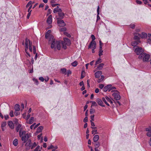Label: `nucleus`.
Here are the masks:
<instances>
[{
  "label": "nucleus",
  "mask_w": 151,
  "mask_h": 151,
  "mask_svg": "<svg viewBox=\"0 0 151 151\" xmlns=\"http://www.w3.org/2000/svg\"><path fill=\"white\" fill-rule=\"evenodd\" d=\"M32 2L31 1H29L28 3V4H27V5H26V8H27L29 6H31V5H32Z\"/></svg>",
  "instance_id": "72a5a7b5"
},
{
  "label": "nucleus",
  "mask_w": 151,
  "mask_h": 151,
  "mask_svg": "<svg viewBox=\"0 0 151 151\" xmlns=\"http://www.w3.org/2000/svg\"><path fill=\"white\" fill-rule=\"evenodd\" d=\"M50 35L46 33L45 35V37L46 39L50 37Z\"/></svg>",
  "instance_id": "13d9d810"
},
{
  "label": "nucleus",
  "mask_w": 151,
  "mask_h": 151,
  "mask_svg": "<svg viewBox=\"0 0 151 151\" xmlns=\"http://www.w3.org/2000/svg\"><path fill=\"white\" fill-rule=\"evenodd\" d=\"M42 134H40L38 135L37 136V138L39 139H40V138L41 137V139H42Z\"/></svg>",
  "instance_id": "09e8293b"
},
{
  "label": "nucleus",
  "mask_w": 151,
  "mask_h": 151,
  "mask_svg": "<svg viewBox=\"0 0 151 151\" xmlns=\"http://www.w3.org/2000/svg\"><path fill=\"white\" fill-rule=\"evenodd\" d=\"M102 101L105 103V104L108 106H109V104L107 103L105 98L103 97L102 98Z\"/></svg>",
  "instance_id": "7c9ffc66"
},
{
  "label": "nucleus",
  "mask_w": 151,
  "mask_h": 151,
  "mask_svg": "<svg viewBox=\"0 0 151 151\" xmlns=\"http://www.w3.org/2000/svg\"><path fill=\"white\" fill-rule=\"evenodd\" d=\"M63 40L64 42H62V45L63 46V47L64 49H66L67 48L66 45H67L69 46L71 44V42L70 40L67 38H64Z\"/></svg>",
  "instance_id": "39448f33"
},
{
  "label": "nucleus",
  "mask_w": 151,
  "mask_h": 151,
  "mask_svg": "<svg viewBox=\"0 0 151 151\" xmlns=\"http://www.w3.org/2000/svg\"><path fill=\"white\" fill-rule=\"evenodd\" d=\"M105 98L107 100V101L109 102V103H110L111 104H112L113 101L110 99L109 97H108L107 96H106L105 97Z\"/></svg>",
  "instance_id": "bb28decb"
},
{
  "label": "nucleus",
  "mask_w": 151,
  "mask_h": 151,
  "mask_svg": "<svg viewBox=\"0 0 151 151\" xmlns=\"http://www.w3.org/2000/svg\"><path fill=\"white\" fill-rule=\"evenodd\" d=\"M61 71L63 73H65L66 71V69L65 68H63L61 69Z\"/></svg>",
  "instance_id": "c9c22d12"
},
{
  "label": "nucleus",
  "mask_w": 151,
  "mask_h": 151,
  "mask_svg": "<svg viewBox=\"0 0 151 151\" xmlns=\"http://www.w3.org/2000/svg\"><path fill=\"white\" fill-rule=\"evenodd\" d=\"M94 115H92L90 117H91V121H94Z\"/></svg>",
  "instance_id": "864d4df0"
},
{
  "label": "nucleus",
  "mask_w": 151,
  "mask_h": 151,
  "mask_svg": "<svg viewBox=\"0 0 151 151\" xmlns=\"http://www.w3.org/2000/svg\"><path fill=\"white\" fill-rule=\"evenodd\" d=\"M148 42H149V40L151 41V34H148Z\"/></svg>",
  "instance_id": "ea45409f"
},
{
  "label": "nucleus",
  "mask_w": 151,
  "mask_h": 151,
  "mask_svg": "<svg viewBox=\"0 0 151 151\" xmlns=\"http://www.w3.org/2000/svg\"><path fill=\"white\" fill-rule=\"evenodd\" d=\"M94 144L95 148H98L100 145V143L99 142H95Z\"/></svg>",
  "instance_id": "a878e982"
},
{
  "label": "nucleus",
  "mask_w": 151,
  "mask_h": 151,
  "mask_svg": "<svg viewBox=\"0 0 151 151\" xmlns=\"http://www.w3.org/2000/svg\"><path fill=\"white\" fill-rule=\"evenodd\" d=\"M91 102H92V104L91 106V107L93 106H96L97 105V104H96V102L95 101H91Z\"/></svg>",
  "instance_id": "a19ab883"
},
{
  "label": "nucleus",
  "mask_w": 151,
  "mask_h": 151,
  "mask_svg": "<svg viewBox=\"0 0 151 151\" xmlns=\"http://www.w3.org/2000/svg\"><path fill=\"white\" fill-rule=\"evenodd\" d=\"M103 52V50H99V56L100 57L101 55H103L102 52Z\"/></svg>",
  "instance_id": "c03bdc74"
},
{
  "label": "nucleus",
  "mask_w": 151,
  "mask_h": 151,
  "mask_svg": "<svg viewBox=\"0 0 151 151\" xmlns=\"http://www.w3.org/2000/svg\"><path fill=\"white\" fill-rule=\"evenodd\" d=\"M54 148V146L53 145H51L50 147H48V149L49 150L50 149H52Z\"/></svg>",
  "instance_id": "774afa93"
},
{
  "label": "nucleus",
  "mask_w": 151,
  "mask_h": 151,
  "mask_svg": "<svg viewBox=\"0 0 151 151\" xmlns=\"http://www.w3.org/2000/svg\"><path fill=\"white\" fill-rule=\"evenodd\" d=\"M102 72L101 71H99L96 72L95 73V77L97 78H99L102 74Z\"/></svg>",
  "instance_id": "dca6fc26"
},
{
  "label": "nucleus",
  "mask_w": 151,
  "mask_h": 151,
  "mask_svg": "<svg viewBox=\"0 0 151 151\" xmlns=\"http://www.w3.org/2000/svg\"><path fill=\"white\" fill-rule=\"evenodd\" d=\"M6 125V122H3L1 125V128H3Z\"/></svg>",
  "instance_id": "473e14b6"
},
{
  "label": "nucleus",
  "mask_w": 151,
  "mask_h": 151,
  "mask_svg": "<svg viewBox=\"0 0 151 151\" xmlns=\"http://www.w3.org/2000/svg\"><path fill=\"white\" fill-rule=\"evenodd\" d=\"M146 131H147V136L151 137V127L146 128Z\"/></svg>",
  "instance_id": "4468645a"
},
{
  "label": "nucleus",
  "mask_w": 151,
  "mask_h": 151,
  "mask_svg": "<svg viewBox=\"0 0 151 151\" xmlns=\"http://www.w3.org/2000/svg\"><path fill=\"white\" fill-rule=\"evenodd\" d=\"M150 56L149 54L145 52L139 55L138 58L139 59H142L144 62H149L150 61Z\"/></svg>",
  "instance_id": "f03ea898"
},
{
  "label": "nucleus",
  "mask_w": 151,
  "mask_h": 151,
  "mask_svg": "<svg viewBox=\"0 0 151 151\" xmlns=\"http://www.w3.org/2000/svg\"><path fill=\"white\" fill-rule=\"evenodd\" d=\"M33 50L34 54H36L37 53L36 52V47L35 46H33Z\"/></svg>",
  "instance_id": "37998d69"
},
{
  "label": "nucleus",
  "mask_w": 151,
  "mask_h": 151,
  "mask_svg": "<svg viewBox=\"0 0 151 151\" xmlns=\"http://www.w3.org/2000/svg\"><path fill=\"white\" fill-rule=\"evenodd\" d=\"M29 47H32V42L30 40H29Z\"/></svg>",
  "instance_id": "052dcab7"
},
{
  "label": "nucleus",
  "mask_w": 151,
  "mask_h": 151,
  "mask_svg": "<svg viewBox=\"0 0 151 151\" xmlns=\"http://www.w3.org/2000/svg\"><path fill=\"white\" fill-rule=\"evenodd\" d=\"M138 33H135L134 34V39L135 41L132 42L131 43L132 45L133 46H135L140 42V37L138 36Z\"/></svg>",
  "instance_id": "7ed1b4c3"
},
{
  "label": "nucleus",
  "mask_w": 151,
  "mask_h": 151,
  "mask_svg": "<svg viewBox=\"0 0 151 151\" xmlns=\"http://www.w3.org/2000/svg\"><path fill=\"white\" fill-rule=\"evenodd\" d=\"M116 92L112 94V95L114 97V99H115L116 100H119L120 98L121 97L120 95H119V92L117 91H116Z\"/></svg>",
  "instance_id": "6e6552de"
},
{
  "label": "nucleus",
  "mask_w": 151,
  "mask_h": 151,
  "mask_svg": "<svg viewBox=\"0 0 151 151\" xmlns=\"http://www.w3.org/2000/svg\"><path fill=\"white\" fill-rule=\"evenodd\" d=\"M14 109L15 111H19L20 110L19 105L18 104H16L15 106Z\"/></svg>",
  "instance_id": "b1692460"
},
{
  "label": "nucleus",
  "mask_w": 151,
  "mask_h": 151,
  "mask_svg": "<svg viewBox=\"0 0 151 151\" xmlns=\"http://www.w3.org/2000/svg\"><path fill=\"white\" fill-rule=\"evenodd\" d=\"M47 22L49 24H50L52 23V16L51 15H50L48 17L47 20Z\"/></svg>",
  "instance_id": "a211bd4d"
},
{
  "label": "nucleus",
  "mask_w": 151,
  "mask_h": 151,
  "mask_svg": "<svg viewBox=\"0 0 151 151\" xmlns=\"http://www.w3.org/2000/svg\"><path fill=\"white\" fill-rule=\"evenodd\" d=\"M4 118L6 120H7L9 118V116L8 115H4Z\"/></svg>",
  "instance_id": "680f3d73"
},
{
  "label": "nucleus",
  "mask_w": 151,
  "mask_h": 151,
  "mask_svg": "<svg viewBox=\"0 0 151 151\" xmlns=\"http://www.w3.org/2000/svg\"><path fill=\"white\" fill-rule=\"evenodd\" d=\"M83 121L84 122L86 123L88 122V117L86 116L83 119Z\"/></svg>",
  "instance_id": "8fccbe9b"
},
{
  "label": "nucleus",
  "mask_w": 151,
  "mask_h": 151,
  "mask_svg": "<svg viewBox=\"0 0 151 151\" xmlns=\"http://www.w3.org/2000/svg\"><path fill=\"white\" fill-rule=\"evenodd\" d=\"M17 111H16L14 113L15 115L16 116H17L20 114L19 112H17Z\"/></svg>",
  "instance_id": "6e6d98bb"
},
{
  "label": "nucleus",
  "mask_w": 151,
  "mask_h": 151,
  "mask_svg": "<svg viewBox=\"0 0 151 151\" xmlns=\"http://www.w3.org/2000/svg\"><path fill=\"white\" fill-rule=\"evenodd\" d=\"M43 127L42 126H40L38 127L37 129L36 132V133L37 134L39 133L40 132H41L42 130L43 129Z\"/></svg>",
  "instance_id": "412c9836"
},
{
  "label": "nucleus",
  "mask_w": 151,
  "mask_h": 151,
  "mask_svg": "<svg viewBox=\"0 0 151 151\" xmlns=\"http://www.w3.org/2000/svg\"><path fill=\"white\" fill-rule=\"evenodd\" d=\"M22 140L24 141V143H26L29 137L28 133L26 134V132L25 131H23L21 134Z\"/></svg>",
  "instance_id": "20e7f679"
},
{
  "label": "nucleus",
  "mask_w": 151,
  "mask_h": 151,
  "mask_svg": "<svg viewBox=\"0 0 151 151\" xmlns=\"http://www.w3.org/2000/svg\"><path fill=\"white\" fill-rule=\"evenodd\" d=\"M95 110L94 109H91L90 110V113L91 114H92L94 113Z\"/></svg>",
  "instance_id": "3c124183"
},
{
  "label": "nucleus",
  "mask_w": 151,
  "mask_h": 151,
  "mask_svg": "<svg viewBox=\"0 0 151 151\" xmlns=\"http://www.w3.org/2000/svg\"><path fill=\"white\" fill-rule=\"evenodd\" d=\"M130 27L132 29H134L135 27V25L134 24H131L130 25Z\"/></svg>",
  "instance_id": "e2e57ef3"
},
{
  "label": "nucleus",
  "mask_w": 151,
  "mask_h": 151,
  "mask_svg": "<svg viewBox=\"0 0 151 151\" xmlns=\"http://www.w3.org/2000/svg\"><path fill=\"white\" fill-rule=\"evenodd\" d=\"M134 52L137 55H139L144 53L143 50L141 47H137L135 49Z\"/></svg>",
  "instance_id": "0eeeda50"
},
{
  "label": "nucleus",
  "mask_w": 151,
  "mask_h": 151,
  "mask_svg": "<svg viewBox=\"0 0 151 151\" xmlns=\"http://www.w3.org/2000/svg\"><path fill=\"white\" fill-rule=\"evenodd\" d=\"M71 72L70 70H68L67 72V76H68L70 74H71Z\"/></svg>",
  "instance_id": "0e129e2a"
},
{
  "label": "nucleus",
  "mask_w": 151,
  "mask_h": 151,
  "mask_svg": "<svg viewBox=\"0 0 151 151\" xmlns=\"http://www.w3.org/2000/svg\"><path fill=\"white\" fill-rule=\"evenodd\" d=\"M53 37L51 36L49 40V43L52 40L51 47L52 48H53L55 46H57L58 49L59 50L61 49V45L62 44V41H58L55 39H53Z\"/></svg>",
  "instance_id": "f257e3e1"
},
{
  "label": "nucleus",
  "mask_w": 151,
  "mask_h": 151,
  "mask_svg": "<svg viewBox=\"0 0 151 151\" xmlns=\"http://www.w3.org/2000/svg\"><path fill=\"white\" fill-rule=\"evenodd\" d=\"M32 5H31V6H29V8L28 10V12H31L32 10H31V9L32 8Z\"/></svg>",
  "instance_id": "4d7b16f0"
},
{
  "label": "nucleus",
  "mask_w": 151,
  "mask_h": 151,
  "mask_svg": "<svg viewBox=\"0 0 151 151\" xmlns=\"http://www.w3.org/2000/svg\"><path fill=\"white\" fill-rule=\"evenodd\" d=\"M8 124L9 127L11 129H13L14 128V125L12 121H9L8 122Z\"/></svg>",
  "instance_id": "f3484780"
},
{
  "label": "nucleus",
  "mask_w": 151,
  "mask_h": 151,
  "mask_svg": "<svg viewBox=\"0 0 151 151\" xmlns=\"http://www.w3.org/2000/svg\"><path fill=\"white\" fill-rule=\"evenodd\" d=\"M138 35L141 38H145L147 37V34L144 32H142L141 34L138 33Z\"/></svg>",
  "instance_id": "ddd939ff"
},
{
  "label": "nucleus",
  "mask_w": 151,
  "mask_h": 151,
  "mask_svg": "<svg viewBox=\"0 0 151 151\" xmlns=\"http://www.w3.org/2000/svg\"><path fill=\"white\" fill-rule=\"evenodd\" d=\"M104 86V84H100L99 85V87L102 89Z\"/></svg>",
  "instance_id": "de8ad7c7"
},
{
  "label": "nucleus",
  "mask_w": 151,
  "mask_h": 151,
  "mask_svg": "<svg viewBox=\"0 0 151 151\" xmlns=\"http://www.w3.org/2000/svg\"><path fill=\"white\" fill-rule=\"evenodd\" d=\"M66 29L65 27H63L60 29V31L61 32H64L66 30Z\"/></svg>",
  "instance_id": "79ce46f5"
},
{
  "label": "nucleus",
  "mask_w": 151,
  "mask_h": 151,
  "mask_svg": "<svg viewBox=\"0 0 151 151\" xmlns=\"http://www.w3.org/2000/svg\"><path fill=\"white\" fill-rule=\"evenodd\" d=\"M40 147L38 145L37 146L36 148L34 150V151H40Z\"/></svg>",
  "instance_id": "e433bc0d"
},
{
  "label": "nucleus",
  "mask_w": 151,
  "mask_h": 151,
  "mask_svg": "<svg viewBox=\"0 0 151 151\" xmlns=\"http://www.w3.org/2000/svg\"><path fill=\"white\" fill-rule=\"evenodd\" d=\"M91 38L92 39V41H95L94 40L95 39V36L93 35H91Z\"/></svg>",
  "instance_id": "49530a36"
},
{
  "label": "nucleus",
  "mask_w": 151,
  "mask_h": 151,
  "mask_svg": "<svg viewBox=\"0 0 151 151\" xmlns=\"http://www.w3.org/2000/svg\"><path fill=\"white\" fill-rule=\"evenodd\" d=\"M96 101L97 102L99 105L102 107H105V106L103 104V102L101 99L99 98H98L96 100Z\"/></svg>",
  "instance_id": "2eb2a0df"
},
{
  "label": "nucleus",
  "mask_w": 151,
  "mask_h": 151,
  "mask_svg": "<svg viewBox=\"0 0 151 151\" xmlns=\"http://www.w3.org/2000/svg\"><path fill=\"white\" fill-rule=\"evenodd\" d=\"M136 2L138 4H141L142 3V2L139 0H136Z\"/></svg>",
  "instance_id": "603ef678"
},
{
  "label": "nucleus",
  "mask_w": 151,
  "mask_h": 151,
  "mask_svg": "<svg viewBox=\"0 0 151 151\" xmlns=\"http://www.w3.org/2000/svg\"><path fill=\"white\" fill-rule=\"evenodd\" d=\"M61 9L59 8V7L58 6H57L56 8H55L53 10V13H56L57 12H59L60 11H61Z\"/></svg>",
  "instance_id": "aec40b11"
},
{
  "label": "nucleus",
  "mask_w": 151,
  "mask_h": 151,
  "mask_svg": "<svg viewBox=\"0 0 151 151\" xmlns=\"http://www.w3.org/2000/svg\"><path fill=\"white\" fill-rule=\"evenodd\" d=\"M85 73L84 71L82 72L81 75V79L85 77Z\"/></svg>",
  "instance_id": "58836bf2"
},
{
  "label": "nucleus",
  "mask_w": 151,
  "mask_h": 151,
  "mask_svg": "<svg viewBox=\"0 0 151 151\" xmlns=\"http://www.w3.org/2000/svg\"><path fill=\"white\" fill-rule=\"evenodd\" d=\"M78 65L77 62L75 61L71 63V65L73 67H76Z\"/></svg>",
  "instance_id": "c756f323"
},
{
  "label": "nucleus",
  "mask_w": 151,
  "mask_h": 151,
  "mask_svg": "<svg viewBox=\"0 0 151 151\" xmlns=\"http://www.w3.org/2000/svg\"><path fill=\"white\" fill-rule=\"evenodd\" d=\"M99 6H98L97 9V14H99Z\"/></svg>",
  "instance_id": "5fc2aeb1"
},
{
  "label": "nucleus",
  "mask_w": 151,
  "mask_h": 151,
  "mask_svg": "<svg viewBox=\"0 0 151 151\" xmlns=\"http://www.w3.org/2000/svg\"><path fill=\"white\" fill-rule=\"evenodd\" d=\"M64 34L65 35H66L67 37H71V35L68 34V33L66 32H64Z\"/></svg>",
  "instance_id": "4c0bfd02"
},
{
  "label": "nucleus",
  "mask_w": 151,
  "mask_h": 151,
  "mask_svg": "<svg viewBox=\"0 0 151 151\" xmlns=\"http://www.w3.org/2000/svg\"><path fill=\"white\" fill-rule=\"evenodd\" d=\"M104 65V63H101L98 66L97 68L98 70H101L102 69Z\"/></svg>",
  "instance_id": "5701e85b"
},
{
  "label": "nucleus",
  "mask_w": 151,
  "mask_h": 151,
  "mask_svg": "<svg viewBox=\"0 0 151 151\" xmlns=\"http://www.w3.org/2000/svg\"><path fill=\"white\" fill-rule=\"evenodd\" d=\"M114 101V103H115L116 104H118L119 105H121V103L119 101Z\"/></svg>",
  "instance_id": "338daca9"
},
{
  "label": "nucleus",
  "mask_w": 151,
  "mask_h": 151,
  "mask_svg": "<svg viewBox=\"0 0 151 151\" xmlns=\"http://www.w3.org/2000/svg\"><path fill=\"white\" fill-rule=\"evenodd\" d=\"M101 59L99 58L96 61V63L95 64V65H96L99 64L101 63Z\"/></svg>",
  "instance_id": "c85d7f7f"
},
{
  "label": "nucleus",
  "mask_w": 151,
  "mask_h": 151,
  "mask_svg": "<svg viewBox=\"0 0 151 151\" xmlns=\"http://www.w3.org/2000/svg\"><path fill=\"white\" fill-rule=\"evenodd\" d=\"M13 143L14 146H17L18 144V139H15L13 141Z\"/></svg>",
  "instance_id": "393cba45"
},
{
  "label": "nucleus",
  "mask_w": 151,
  "mask_h": 151,
  "mask_svg": "<svg viewBox=\"0 0 151 151\" xmlns=\"http://www.w3.org/2000/svg\"><path fill=\"white\" fill-rule=\"evenodd\" d=\"M34 118L33 117H31L29 120V124H31L33 122Z\"/></svg>",
  "instance_id": "2f4dec72"
},
{
  "label": "nucleus",
  "mask_w": 151,
  "mask_h": 151,
  "mask_svg": "<svg viewBox=\"0 0 151 151\" xmlns=\"http://www.w3.org/2000/svg\"><path fill=\"white\" fill-rule=\"evenodd\" d=\"M39 79L42 82H43L44 80V79L42 77H40L39 78Z\"/></svg>",
  "instance_id": "bf43d9fd"
},
{
  "label": "nucleus",
  "mask_w": 151,
  "mask_h": 151,
  "mask_svg": "<svg viewBox=\"0 0 151 151\" xmlns=\"http://www.w3.org/2000/svg\"><path fill=\"white\" fill-rule=\"evenodd\" d=\"M57 23L59 26L63 27L66 25L64 21L61 19H58L57 21Z\"/></svg>",
  "instance_id": "9b49d317"
},
{
  "label": "nucleus",
  "mask_w": 151,
  "mask_h": 151,
  "mask_svg": "<svg viewBox=\"0 0 151 151\" xmlns=\"http://www.w3.org/2000/svg\"><path fill=\"white\" fill-rule=\"evenodd\" d=\"M28 142L26 143V145L28 146H29L30 147H31V141L30 139L28 140Z\"/></svg>",
  "instance_id": "cd10ccee"
},
{
  "label": "nucleus",
  "mask_w": 151,
  "mask_h": 151,
  "mask_svg": "<svg viewBox=\"0 0 151 151\" xmlns=\"http://www.w3.org/2000/svg\"><path fill=\"white\" fill-rule=\"evenodd\" d=\"M96 45L95 41H91L88 46V48H92L96 49Z\"/></svg>",
  "instance_id": "f8f14e48"
},
{
  "label": "nucleus",
  "mask_w": 151,
  "mask_h": 151,
  "mask_svg": "<svg viewBox=\"0 0 151 151\" xmlns=\"http://www.w3.org/2000/svg\"><path fill=\"white\" fill-rule=\"evenodd\" d=\"M29 40H28L27 38H26L25 39V51L26 53L28 55L29 57H30V54L28 52H27V50L28 49V43L29 42Z\"/></svg>",
  "instance_id": "1a4fd4ad"
},
{
  "label": "nucleus",
  "mask_w": 151,
  "mask_h": 151,
  "mask_svg": "<svg viewBox=\"0 0 151 151\" xmlns=\"http://www.w3.org/2000/svg\"><path fill=\"white\" fill-rule=\"evenodd\" d=\"M58 15L60 19H63L64 16V14L62 12L61 10L58 13Z\"/></svg>",
  "instance_id": "6ab92c4d"
},
{
  "label": "nucleus",
  "mask_w": 151,
  "mask_h": 151,
  "mask_svg": "<svg viewBox=\"0 0 151 151\" xmlns=\"http://www.w3.org/2000/svg\"><path fill=\"white\" fill-rule=\"evenodd\" d=\"M116 89L115 87L114 86H112L111 84L108 85L106 86H105L103 89V91H104L106 92L107 91H108L109 92H110V91H111V92H113L114 90V89Z\"/></svg>",
  "instance_id": "423d86ee"
},
{
  "label": "nucleus",
  "mask_w": 151,
  "mask_h": 151,
  "mask_svg": "<svg viewBox=\"0 0 151 151\" xmlns=\"http://www.w3.org/2000/svg\"><path fill=\"white\" fill-rule=\"evenodd\" d=\"M99 139V136L98 135H95L94 136L93 138V140L94 142H96Z\"/></svg>",
  "instance_id": "4be33fe9"
},
{
  "label": "nucleus",
  "mask_w": 151,
  "mask_h": 151,
  "mask_svg": "<svg viewBox=\"0 0 151 151\" xmlns=\"http://www.w3.org/2000/svg\"><path fill=\"white\" fill-rule=\"evenodd\" d=\"M21 126L22 125L21 124H18L16 127V132H17L19 131V135L20 137H21V134L22 133V129L21 128Z\"/></svg>",
  "instance_id": "9d476101"
},
{
  "label": "nucleus",
  "mask_w": 151,
  "mask_h": 151,
  "mask_svg": "<svg viewBox=\"0 0 151 151\" xmlns=\"http://www.w3.org/2000/svg\"><path fill=\"white\" fill-rule=\"evenodd\" d=\"M9 115L11 116V117H12L14 116L13 112L12 110L11 111H10V113H9Z\"/></svg>",
  "instance_id": "a18cd8bd"
},
{
  "label": "nucleus",
  "mask_w": 151,
  "mask_h": 151,
  "mask_svg": "<svg viewBox=\"0 0 151 151\" xmlns=\"http://www.w3.org/2000/svg\"><path fill=\"white\" fill-rule=\"evenodd\" d=\"M37 145V144H36L35 142L34 143L33 145L31 144V149H32L35 147Z\"/></svg>",
  "instance_id": "f704fd0d"
},
{
  "label": "nucleus",
  "mask_w": 151,
  "mask_h": 151,
  "mask_svg": "<svg viewBox=\"0 0 151 151\" xmlns=\"http://www.w3.org/2000/svg\"><path fill=\"white\" fill-rule=\"evenodd\" d=\"M35 123L31 125L30 127V128L31 129H32L33 128L35 127Z\"/></svg>",
  "instance_id": "69168bd1"
}]
</instances>
